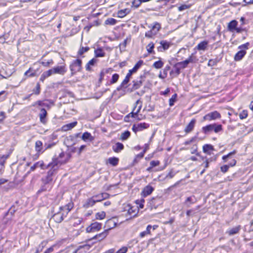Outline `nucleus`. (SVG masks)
<instances>
[{"label":"nucleus","mask_w":253,"mask_h":253,"mask_svg":"<svg viewBox=\"0 0 253 253\" xmlns=\"http://www.w3.org/2000/svg\"><path fill=\"white\" fill-rule=\"evenodd\" d=\"M102 226V224L97 222L91 223L86 228L87 233L94 232L99 231Z\"/></svg>","instance_id":"obj_8"},{"label":"nucleus","mask_w":253,"mask_h":253,"mask_svg":"<svg viewBox=\"0 0 253 253\" xmlns=\"http://www.w3.org/2000/svg\"><path fill=\"white\" fill-rule=\"evenodd\" d=\"M221 117L220 114L216 111L211 112L206 115L203 117L204 121H211L214 120Z\"/></svg>","instance_id":"obj_10"},{"label":"nucleus","mask_w":253,"mask_h":253,"mask_svg":"<svg viewBox=\"0 0 253 253\" xmlns=\"http://www.w3.org/2000/svg\"><path fill=\"white\" fill-rule=\"evenodd\" d=\"M62 211H59L57 213H54L51 219H53L57 223H60L63 220V213L61 212Z\"/></svg>","instance_id":"obj_14"},{"label":"nucleus","mask_w":253,"mask_h":253,"mask_svg":"<svg viewBox=\"0 0 253 253\" xmlns=\"http://www.w3.org/2000/svg\"><path fill=\"white\" fill-rule=\"evenodd\" d=\"M237 25H238V22L236 20H232L228 24L227 28H228V31H229L231 32H234L237 26Z\"/></svg>","instance_id":"obj_22"},{"label":"nucleus","mask_w":253,"mask_h":253,"mask_svg":"<svg viewBox=\"0 0 253 253\" xmlns=\"http://www.w3.org/2000/svg\"><path fill=\"white\" fill-rule=\"evenodd\" d=\"M35 150L38 153H42L44 151L42 150V143L41 141L38 140L35 143Z\"/></svg>","instance_id":"obj_27"},{"label":"nucleus","mask_w":253,"mask_h":253,"mask_svg":"<svg viewBox=\"0 0 253 253\" xmlns=\"http://www.w3.org/2000/svg\"><path fill=\"white\" fill-rule=\"evenodd\" d=\"M163 63L161 60L156 61L153 64V66L156 69H160V68H162L163 67Z\"/></svg>","instance_id":"obj_50"},{"label":"nucleus","mask_w":253,"mask_h":253,"mask_svg":"<svg viewBox=\"0 0 253 253\" xmlns=\"http://www.w3.org/2000/svg\"><path fill=\"white\" fill-rule=\"evenodd\" d=\"M55 171L56 170H54V169H50L47 172V175L45 177L42 178V182L44 185L49 184L52 181V176L54 174Z\"/></svg>","instance_id":"obj_11"},{"label":"nucleus","mask_w":253,"mask_h":253,"mask_svg":"<svg viewBox=\"0 0 253 253\" xmlns=\"http://www.w3.org/2000/svg\"><path fill=\"white\" fill-rule=\"evenodd\" d=\"M118 220L116 217H113L106 221L104 227L108 230V231L111 229L115 227L118 223Z\"/></svg>","instance_id":"obj_7"},{"label":"nucleus","mask_w":253,"mask_h":253,"mask_svg":"<svg viewBox=\"0 0 253 253\" xmlns=\"http://www.w3.org/2000/svg\"><path fill=\"white\" fill-rule=\"evenodd\" d=\"M187 59L190 63H193L196 61V57L192 54Z\"/></svg>","instance_id":"obj_63"},{"label":"nucleus","mask_w":253,"mask_h":253,"mask_svg":"<svg viewBox=\"0 0 253 253\" xmlns=\"http://www.w3.org/2000/svg\"><path fill=\"white\" fill-rule=\"evenodd\" d=\"M117 20L113 18H109L105 21L106 25H114L117 23Z\"/></svg>","instance_id":"obj_43"},{"label":"nucleus","mask_w":253,"mask_h":253,"mask_svg":"<svg viewBox=\"0 0 253 253\" xmlns=\"http://www.w3.org/2000/svg\"><path fill=\"white\" fill-rule=\"evenodd\" d=\"M40 90H41L40 84L39 83H38L36 84L35 88H34L33 89V91L34 93H35V94L38 95L40 93Z\"/></svg>","instance_id":"obj_51"},{"label":"nucleus","mask_w":253,"mask_h":253,"mask_svg":"<svg viewBox=\"0 0 253 253\" xmlns=\"http://www.w3.org/2000/svg\"><path fill=\"white\" fill-rule=\"evenodd\" d=\"M130 136V132L128 130H126L122 133L120 137V139L122 141H125L127 140Z\"/></svg>","instance_id":"obj_35"},{"label":"nucleus","mask_w":253,"mask_h":253,"mask_svg":"<svg viewBox=\"0 0 253 253\" xmlns=\"http://www.w3.org/2000/svg\"><path fill=\"white\" fill-rule=\"evenodd\" d=\"M139 102H140V100H138L136 101V102H135V105L133 108V110L132 112H131L129 115H130L131 117L132 118H136L137 117H138V114L137 112H134L136 107V106L137 105H138V104H139Z\"/></svg>","instance_id":"obj_46"},{"label":"nucleus","mask_w":253,"mask_h":253,"mask_svg":"<svg viewBox=\"0 0 253 253\" xmlns=\"http://www.w3.org/2000/svg\"><path fill=\"white\" fill-rule=\"evenodd\" d=\"M108 234V230H105L104 232L94 236L92 238V240L96 239L98 241H100L104 239L105 238H106Z\"/></svg>","instance_id":"obj_20"},{"label":"nucleus","mask_w":253,"mask_h":253,"mask_svg":"<svg viewBox=\"0 0 253 253\" xmlns=\"http://www.w3.org/2000/svg\"><path fill=\"white\" fill-rule=\"evenodd\" d=\"M126 211H127V213L130 216H134L136 215V209H133V207H131L129 205L126 206Z\"/></svg>","instance_id":"obj_30"},{"label":"nucleus","mask_w":253,"mask_h":253,"mask_svg":"<svg viewBox=\"0 0 253 253\" xmlns=\"http://www.w3.org/2000/svg\"><path fill=\"white\" fill-rule=\"evenodd\" d=\"M119 78V75L115 73L113 75L111 80L109 82V84H114L117 82Z\"/></svg>","instance_id":"obj_42"},{"label":"nucleus","mask_w":253,"mask_h":253,"mask_svg":"<svg viewBox=\"0 0 253 253\" xmlns=\"http://www.w3.org/2000/svg\"><path fill=\"white\" fill-rule=\"evenodd\" d=\"M97 62V59L95 58H92L85 65V69L86 71H91L90 66H94L95 63Z\"/></svg>","instance_id":"obj_34"},{"label":"nucleus","mask_w":253,"mask_h":253,"mask_svg":"<svg viewBox=\"0 0 253 253\" xmlns=\"http://www.w3.org/2000/svg\"><path fill=\"white\" fill-rule=\"evenodd\" d=\"M106 213L104 211H101L100 212H97L95 214V218L96 219L101 220L104 218L105 217Z\"/></svg>","instance_id":"obj_47"},{"label":"nucleus","mask_w":253,"mask_h":253,"mask_svg":"<svg viewBox=\"0 0 253 253\" xmlns=\"http://www.w3.org/2000/svg\"><path fill=\"white\" fill-rule=\"evenodd\" d=\"M130 10L128 8H125L118 11L117 14L118 17L120 18H123L130 12Z\"/></svg>","instance_id":"obj_32"},{"label":"nucleus","mask_w":253,"mask_h":253,"mask_svg":"<svg viewBox=\"0 0 253 253\" xmlns=\"http://www.w3.org/2000/svg\"><path fill=\"white\" fill-rule=\"evenodd\" d=\"M190 7V5L187 4H183L181 6H178V8L179 11H181L184 10H186Z\"/></svg>","instance_id":"obj_57"},{"label":"nucleus","mask_w":253,"mask_h":253,"mask_svg":"<svg viewBox=\"0 0 253 253\" xmlns=\"http://www.w3.org/2000/svg\"><path fill=\"white\" fill-rule=\"evenodd\" d=\"M82 60L80 59L74 60L71 63L69 68L71 72V76L74 75L76 73L81 72L82 69Z\"/></svg>","instance_id":"obj_1"},{"label":"nucleus","mask_w":253,"mask_h":253,"mask_svg":"<svg viewBox=\"0 0 253 253\" xmlns=\"http://www.w3.org/2000/svg\"><path fill=\"white\" fill-rule=\"evenodd\" d=\"M163 203V200L160 197L153 198L150 201V205L152 208L156 209Z\"/></svg>","instance_id":"obj_12"},{"label":"nucleus","mask_w":253,"mask_h":253,"mask_svg":"<svg viewBox=\"0 0 253 253\" xmlns=\"http://www.w3.org/2000/svg\"><path fill=\"white\" fill-rule=\"evenodd\" d=\"M31 68H29V70H28L24 74V75L25 76H27L29 77H34L35 75H36V73L35 72H33V73H30V71L31 70Z\"/></svg>","instance_id":"obj_55"},{"label":"nucleus","mask_w":253,"mask_h":253,"mask_svg":"<svg viewBox=\"0 0 253 253\" xmlns=\"http://www.w3.org/2000/svg\"><path fill=\"white\" fill-rule=\"evenodd\" d=\"M102 196H103V195H100V194L94 196L93 197L95 199L96 203L100 202V201H102L103 200H104V198H102Z\"/></svg>","instance_id":"obj_56"},{"label":"nucleus","mask_w":253,"mask_h":253,"mask_svg":"<svg viewBox=\"0 0 253 253\" xmlns=\"http://www.w3.org/2000/svg\"><path fill=\"white\" fill-rule=\"evenodd\" d=\"M47 111L44 108H42L40 110L39 117L41 122L43 124H45L46 122V117L47 116Z\"/></svg>","instance_id":"obj_17"},{"label":"nucleus","mask_w":253,"mask_h":253,"mask_svg":"<svg viewBox=\"0 0 253 253\" xmlns=\"http://www.w3.org/2000/svg\"><path fill=\"white\" fill-rule=\"evenodd\" d=\"M38 167H41L42 169H44L45 168L43 162L42 161L37 162L31 167L30 169L31 170L33 171Z\"/></svg>","instance_id":"obj_37"},{"label":"nucleus","mask_w":253,"mask_h":253,"mask_svg":"<svg viewBox=\"0 0 253 253\" xmlns=\"http://www.w3.org/2000/svg\"><path fill=\"white\" fill-rule=\"evenodd\" d=\"M160 29V24L158 22H155L152 26V29L150 31L146 32L145 37L148 38H152L153 36L157 34Z\"/></svg>","instance_id":"obj_4"},{"label":"nucleus","mask_w":253,"mask_h":253,"mask_svg":"<svg viewBox=\"0 0 253 253\" xmlns=\"http://www.w3.org/2000/svg\"><path fill=\"white\" fill-rule=\"evenodd\" d=\"M236 164V161L233 159L228 165H226L221 167L220 170L222 172L225 173L228 171L229 167H233L235 166Z\"/></svg>","instance_id":"obj_24"},{"label":"nucleus","mask_w":253,"mask_h":253,"mask_svg":"<svg viewBox=\"0 0 253 253\" xmlns=\"http://www.w3.org/2000/svg\"><path fill=\"white\" fill-rule=\"evenodd\" d=\"M196 123V120L192 119L189 124L186 126L184 130L186 133H189L193 129Z\"/></svg>","instance_id":"obj_23"},{"label":"nucleus","mask_w":253,"mask_h":253,"mask_svg":"<svg viewBox=\"0 0 253 253\" xmlns=\"http://www.w3.org/2000/svg\"><path fill=\"white\" fill-rule=\"evenodd\" d=\"M74 253H85V251L80 246L74 252Z\"/></svg>","instance_id":"obj_64"},{"label":"nucleus","mask_w":253,"mask_h":253,"mask_svg":"<svg viewBox=\"0 0 253 253\" xmlns=\"http://www.w3.org/2000/svg\"><path fill=\"white\" fill-rule=\"evenodd\" d=\"M149 127V124L146 123H140L136 124H134L132 126V129L134 132L137 131H142L144 129L147 128Z\"/></svg>","instance_id":"obj_9"},{"label":"nucleus","mask_w":253,"mask_h":253,"mask_svg":"<svg viewBox=\"0 0 253 253\" xmlns=\"http://www.w3.org/2000/svg\"><path fill=\"white\" fill-rule=\"evenodd\" d=\"M127 251V248L126 247H123L120 250H119L116 253H126Z\"/></svg>","instance_id":"obj_60"},{"label":"nucleus","mask_w":253,"mask_h":253,"mask_svg":"<svg viewBox=\"0 0 253 253\" xmlns=\"http://www.w3.org/2000/svg\"><path fill=\"white\" fill-rule=\"evenodd\" d=\"M108 162L113 166H116L119 162V159L116 157H111L108 159Z\"/></svg>","instance_id":"obj_39"},{"label":"nucleus","mask_w":253,"mask_h":253,"mask_svg":"<svg viewBox=\"0 0 253 253\" xmlns=\"http://www.w3.org/2000/svg\"><path fill=\"white\" fill-rule=\"evenodd\" d=\"M143 62L142 60L138 61L135 64L133 68L128 71V73L126 74L125 79L124 80V83H128L129 82L130 78L131 77L132 74L134 73H135L138 70V69L142 65Z\"/></svg>","instance_id":"obj_3"},{"label":"nucleus","mask_w":253,"mask_h":253,"mask_svg":"<svg viewBox=\"0 0 253 253\" xmlns=\"http://www.w3.org/2000/svg\"><path fill=\"white\" fill-rule=\"evenodd\" d=\"M41 64L44 67H49L51 65L53 64V61L52 59H50L47 61L43 60L41 62Z\"/></svg>","instance_id":"obj_41"},{"label":"nucleus","mask_w":253,"mask_h":253,"mask_svg":"<svg viewBox=\"0 0 253 253\" xmlns=\"http://www.w3.org/2000/svg\"><path fill=\"white\" fill-rule=\"evenodd\" d=\"M203 152L208 155H211L214 150L213 147L211 144H205L203 146Z\"/></svg>","instance_id":"obj_26"},{"label":"nucleus","mask_w":253,"mask_h":253,"mask_svg":"<svg viewBox=\"0 0 253 253\" xmlns=\"http://www.w3.org/2000/svg\"><path fill=\"white\" fill-rule=\"evenodd\" d=\"M66 71L65 66H57L48 70V71L50 73V76L55 74L63 75L66 72Z\"/></svg>","instance_id":"obj_6"},{"label":"nucleus","mask_w":253,"mask_h":253,"mask_svg":"<svg viewBox=\"0 0 253 253\" xmlns=\"http://www.w3.org/2000/svg\"><path fill=\"white\" fill-rule=\"evenodd\" d=\"M142 0H133L132 2V7L137 8L142 3Z\"/></svg>","instance_id":"obj_45"},{"label":"nucleus","mask_w":253,"mask_h":253,"mask_svg":"<svg viewBox=\"0 0 253 253\" xmlns=\"http://www.w3.org/2000/svg\"><path fill=\"white\" fill-rule=\"evenodd\" d=\"M160 164V162L159 161H152L150 163V165L151 167H155L157 166H159Z\"/></svg>","instance_id":"obj_59"},{"label":"nucleus","mask_w":253,"mask_h":253,"mask_svg":"<svg viewBox=\"0 0 253 253\" xmlns=\"http://www.w3.org/2000/svg\"><path fill=\"white\" fill-rule=\"evenodd\" d=\"M209 42L207 41H204L200 42L197 46L195 47V49L198 50H206L208 46Z\"/></svg>","instance_id":"obj_19"},{"label":"nucleus","mask_w":253,"mask_h":253,"mask_svg":"<svg viewBox=\"0 0 253 253\" xmlns=\"http://www.w3.org/2000/svg\"><path fill=\"white\" fill-rule=\"evenodd\" d=\"M77 124V122H74L64 125L62 127V130L67 131L74 128Z\"/></svg>","instance_id":"obj_25"},{"label":"nucleus","mask_w":253,"mask_h":253,"mask_svg":"<svg viewBox=\"0 0 253 253\" xmlns=\"http://www.w3.org/2000/svg\"><path fill=\"white\" fill-rule=\"evenodd\" d=\"M124 149V145L120 142H117L115 146L113 147V150L116 153L121 152Z\"/></svg>","instance_id":"obj_29"},{"label":"nucleus","mask_w":253,"mask_h":253,"mask_svg":"<svg viewBox=\"0 0 253 253\" xmlns=\"http://www.w3.org/2000/svg\"><path fill=\"white\" fill-rule=\"evenodd\" d=\"M160 44L161 45L157 47L158 51L160 52H163L168 49L170 46L169 43L166 41H162L160 42Z\"/></svg>","instance_id":"obj_16"},{"label":"nucleus","mask_w":253,"mask_h":253,"mask_svg":"<svg viewBox=\"0 0 253 253\" xmlns=\"http://www.w3.org/2000/svg\"><path fill=\"white\" fill-rule=\"evenodd\" d=\"M145 78L144 75H141L140 77V80L139 81H133V84L132 86V88L134 90L138 89L142 85V83L144 81V78Z\"/></svg>","instance_id":"obj_18"},{"label":"nucleus","mask_w":253,"mask_h":253,"mask_svg":"<svg viewBox=\"0 0 253 253\" xmlns=\"http://www.w3.org/2000/svg\"><path fill=\"white\" fill-rule=\"evenodd\" d=\"M197 136H194V137H192L190 140L186 141L184 142V144L185 145H187L190 144L191 143H195L193 145V147H192L191 153L198 155V153H197L198 147H197Z\"/></svg>","instance_id":"obj_5"},{"label":"nucleus","mask_w":253,"mask_h":253,"mask_svg":"<svg viewBox=\"0 0 253 253\" xmlns=\"http://www.w3.org/2000/svg\"><path fill=\"white\" fill-rule=\"evenodd\" d=\"M246 51L244 50H241L238 51L235 55L234 59L235 61H240L245 56Z\"/></svg>","instance_id":"obj_31"},{"label":"nucleus","mask_w":253,"mask_h":253,"mask_svg":"<svg viewBox=\"0 0 253 253\" xmlns=\"http://www.w3.org/2000/svg\"><path fill=\"white\" fill-rule=\"evenodd\" d=\"M236 153L235 151H233V152H231L229 153L227 155H224L222 157V160L224 161V162H226L227 161V160L228 158H229L232 155L235 154Z\"/></svg>","instance_id":"obj_52"},{"label":"nucleus","mask_w":253,"mask_h":253,"mask_svg":"<svg viewBox=\"0 0 253 253\" xmlns=\"http://www.w3.org/2000/svg\"><path fill=\"white\" fill-rule=\"evenodd\" d=\"M83 140L86 141L87 140L92 141L93 139V137L91 136V133L88 132H84L82 136Z\"/></svg>","instance_id":"obj_33"},{"label":"nucleus","mask_w":253,"mask_h":253,"mask_svg":"<svg viewBox=\"0 0 253 253\" xmlns=\"http://www.w3.org/2000/svg\"><path fill=\"white\" fill-rule=\"evenodd\" d=\"M222 130V126L221 125H217L216 124H213L207 125L202 127V130L204 133H207L214 131L215 133H218Z\"/></svg>","instance_id":"obj_2"},{"label":"nucleus","mask_w":253,"mask_h":253,"mask_svg":"<svg viewBox=\"0 0 253 253\" xmlns=\"http://www.w3.org/2000/svg\"><path fill=\"white\" fill-rule=\"evenodd\" d=\"M146 150H144L142 152L138 154L137 155H136V158L135 159V160H136V159H141L144 157V153H145Z\"/></svg>","instance_id":"obj_61"},{"label":"nucleus","mask_w":253,"mask_h":253,"mask_svg":"<svg viewBox=\"0 0 253 253\" xmlns=\"http://www.w3.org/2000/svg\"><path fill=\"white\" fill-rule=\"evenodd\" d=\"M60 164V162L59 161L58 158H53L52 162L49 163L46 166L45 168H50L56 170L58 167V165Z\"/></svg>","instance_id":"obj_13"},{"label":"nucleus","mask_w":253,"mask_h":253,"mask_svg":"<svg viewBox=\"0 0 253 253\" xmlns=\"http://www.w3.org/2000/svg\"><path fill=\"white\" fill-rule=\"evenodd\" d=\"M94 54L95 57H103L105 56V53L102 48L98 47L94 50Z\"/></svg>","instance_id":"obj_28"},{"label":"nucleus","mask_w":253,"mask_h":253,"mask_svg":"<svg viewBox=\"0 0 253 253\" xmlns=\"http://www.w3.org/2000/svg\"><path fill=\"white\" fill-rule=\"evenodd\" d=\"M217 60L216 59H210L208 62V66L212 67L215 65L217 64Z\"/></svg>","instance_id":"obj_54"},{"label":"nucleus","mask_w":253,"mask_h":253,"mask_svg":"<svg viewBox=\"0 0 253 253\" xmlns=\"http://www.w3.org/2000/svg\"><path fill=\"white\" fill-rule=\"evenodd\" d=\"M96 203L95 200L93 196L90 198L88 199L86 201L83 205V207L87 209L89 207H92Z\"/></svg>","instance_id":"obj_21"},{"label":"nucleus","mask_w":253,"mask_h":253,"mask_svg":"<svg viewBox=\"0 0 253 253\" xmlns=\"http://www.w3.org/2000/svg\"><path fill=\"white\" fill-rule=\"evenodd\" d=\"M83 221V219L81 218H77L75 219V221L73 223V225L75 226L76 225L80 224L82 221Z\"/></svg>","instance_id":"obj_62"},{"label":"nucleus","mask_w":253,"mask_h":253,"mask_svg":"<svg viewBox=\"0 0 253 253\" xmlns=\"http://www.w3.org/2000/svg\"><path fill=\"white\" fill-rule=\"evenodd\" d=\"M73 208V203L72 202H70L68 204H67L64 207H60L59 210L60 211L66 210L67 211V213H68L69 211L71 210V209Z\"/></svg>","instance_id":"obj_36"},{"label":"nucleus","mask_w":253,"mask_h":253,"mask_svg":"<svg viewBox=\"0 0 253 253\" xmlns=\"http://www.w3.org/2000/svg\"><path fill=\"white\" fill-rule=\"evenodd\" d=\"M248 116V112L246 110H243L240 114L239 117L241 120L246 118Z\"/></svg>","instance_id":"obj_53"},{"label":"nucleus","mask_w":253,"mask_h":253,"mask_svg":"<svg viewBox=\"0 0 253 253\" xmlns=\"http://www.w3.org/2000/svg\"><path fill=\"white\" fill-rule=\"evenodd\" d=\"M240 229V226H239L234 227V228L229 230L228 231H227V233L229 235H233L234 234L238 233L239 232Z\"/></svg>","instance_id":"obj_38"},{"label":"nucleus","mask_w":253,"mask_h":253,"mask_svg":"<svg viewBox=\"0 0 253 253\" xmlns=\"http://www.w3.org/2000/svg\"><path fill=\"white\" fill-rule=\"evenodd\" d=\"M93 243L90 244H86L83 246H80V247L85 251V253H87L89 250L90 249Z\"/></svg>","instance_id":"obj_49"},{"label":"nucleus","mask_w":253,"mask_h":253,"mask_svg":"<svg viewBox=\"0 0 253 253\" xmlns=\"http://www.w3.org/2000/svg\"><path fill=\"white\" fill-rule=\"evenodd\" d=\"M50 76V73L49 71H46L44 72L41 75L40 80L43 82L44 80L47 77Z\"/></svg>","instance_id":"obj_44"},{"label":"nucleus","mask_w":253,"mask_h":253,"mask_svg":"<svg viewBox=\"0 0 253 253\" xmlns=\"http://www.w3.org/2000/svg\"><path fill=\"white\" fill-rule=\"evenodd\" d=\"M89 50V47L88 46L84 47L83 46L80 47L78 52V55L82 56L84 53L87 52Z\"/></svg>","instance_id":"obj_40"},{"label":"nucleus","mask_w":253,"mask_h":253,"mask_svg":"<svg viewBox=\"0 0 253 253\" xmlns=\"http://www.w3.org/2000/svg\"><path fill=\"white\" fill-rule=\"evenodd\" d=\"M55 145V143L54 142H52L51 143L47 144L45 143L44 147V151L46 149H50L53 146H54Z\"/></svg>","instance_id":"obj_58"},{"label":"nucleus","mask_w":253,"mask_h":253,"mask_svg":"<svg viewBox=\"0 0 253 253\" xmlns=\"http://www.w3.org/2000/svg\"><path fill=\"white\" fill-rule=\"evenodd\" d=\"M153 191L154 188L152 186L148 185L143 188L141 192V195L143 197H145L150 195Z\"/></svg>","instance_id":"obj_15"},{"label":"nucleus","mask_w":253,"mask_h":253,"mask_svg":"<svg viewBox=\"0 0 253 253\" xmlns=\"http://www.w3.org/2000/svg\"><path fill=\"white\" fill-rule=\"evenodd\" d=\"M154 44L153 42H150L147 46V50L148 53H154Z\"/></svg>","instance_id":"obj_48"}]
</instances>
